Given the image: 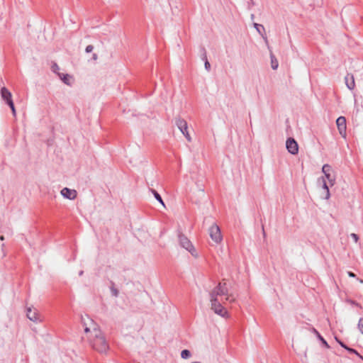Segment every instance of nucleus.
<instances>
[{
  "label": "nucleus",
  "mask_w": 363,
  "mask_h": 363,
  "mask_svg": "<svg viewBox=\"0 0 363 363\" xmlns=\"http://www.w3.org/2000/svg\"><path fill=\"white\" fill-rule=\"evenodd\" d=\"M225 296V301L229 303H234L236 301V296L230 291V286L227 284L225 279L220 281L209 292V301L211 309L217 315L223 317H228V311L225 308L222 306L221 301L218 299V296Z\"/></svg>",
  "instance_id": "nucleus-1"
},
{
  "label": "nucleus",
  "mask_w": 363,
  "mask_h": 363,
  "mask_svg": "<svg viewBox=\"0 0 363 363\" xmlns=\"http://www.w3.org/2000/svg\"><path fill=\"white\" fill-rule=\"evenodd\" d=\"M82 323L91 347L99 353H106L109 350V345L97 324L89 317L82 318Z\"/></svg>",
  "instance_id": "nucleus-2"
},
{
  "label": "nucleus",
  "mask_w": 363,
  "mask_h": 363,
  "mask_svg": "<svg viewBox=\"0 0 363 363\" xmlns=\"http://www.w3.org/2000/svg\"><path fill=\"white\" fill-rule=\"evenodd\" d=\"M175 124H176L177 127L178 128V129L184 135L186 139L189 142H191V136L189 134V132L187 130H188L187 122L184 119L180 118V117H177V118H175Z\"/></svg>",
  "instance_id": "nucleus-3"
},
{
  "label": "nucleus",
  "mask_w": 363,
  "mask_h": 363,
  "mask_svg": "<svg viewBox=\"0 0 363 363\" xmlns=\"http://www.w3.org/2000/svg\"><path fill=\"white\" fill-rule=\"evenodd\" d=\"M179 241L180 245L188 250L193 256L197 257L195 248L191 244V241L184 235H179Z\"/></svg>",
  "instance_id": "nucleus-4"
},
{
  "label": "nucleus",
  "mask_w": 363,
  "mask_h": 363,
  "mask_svg": "<svg viewBox=\"0 0 363 363\" xmlns=\"http://www.w3.org/2000/svg\"><path fill=\"white\" fill-rule=\"evenodd\" d=\"M209 235L213 241L219 243L222 240V235L220 228L216 224H213L208 229Z\"/></svg>",
  "instance_id": "nucleus-5"
},
{
  "label": "nucleus",
  "mask_w": 363,
  "mask_h": 363,
  "mask_svg": "<svg viewBox=\"0 0 363 363\" xmlns=\"http://www.w3.org/2000/svg\"><path fill=\"white\" fill-rule=\"evenodd\" d=\"M286 147L289 153L291 155H296L298 152V145L296 141L292 138H289L286 140Z\"/></svg>",
  "instance_id": "nucleus-6"
},
{
  "label": "nucleus",
  "mask_w": 363,
  "mask_h": 363,
  "mask_svg": "<svg viewBox=\"0 0 363 363\" xmlns=\"http://www.w3.org/2000/svg\"><path fill=\"white\" fill-rule=\"evenodd\" d=\"M336 124L337 127L339 131V133L344 138H346L347 133H346V119L344 116H340L336 120Z\"/></svg>",
  "instance_id": "nucleus-7"
},
{
  "label": "nucleus",
  "mask_w": 363,
  "mask_h": 363,
  "mask_svg": "<svg viewBox=\"0 0 363 363\" xmlns=\"http://www.w3.org/2000/svg\"><path fill=\"white\" fill-rule=\"evenodd\" d=\"M27 317L33 322H40L41 320L39 317V313L37 310H32L30 308H27Z\"/></svg>",
  "instance_id": "nucleus-8"
},
{
  "label": "nucleus",
  "mask_w": 363,
  "mask_h": 363,
  "mask_svg": "<svg viewBox=\"0 0 363 363\" xmlns=\"http://www.w3.org/2000/svg\"><path fill=\"white\" fill-rule=\"evenodd\" d=\"M61 194L65 197L70 200H73L77 197V191L75 190L69 189L65 187L61 191Z\"/></svg>",
  "instance_id": "nucleus-9"
},
{
  "label": "nucleus",
  "mask_w": 363,
  "mask_h": 363,
  "mask_svg": "<svg viewBox=\"0 0 363 363\" xmlns=\"http://www.w3.org/2000/svg\"><path fill=\"white\" fill-rule=\"evenodd\" d=\"M1 96L2 99L6 101V103L9 102V100L12 99V95L11 91L6 87H2L1 89Z\"/></svg>",
  "instance_id": "nucleus-10"
},
{
  "label": "nucleus",
  "mask_w": 363,
  "mask_h": 363,
  "mask_svg": "<svg viewBox=\"0 0 363 363\" xmlns=\"http://www.w3.org/2000/svg\"><path fill=\"white\" fill-rule=\"evenodd\" d=\"M345 84L347 86V88L350 90L353 89L354 87V79L352 74H347L345 77Z\"/></svg>",
  "instance_id": "nucleus-11"
},
{
  "label": "nucleus",
  "mask_w": 363,
  "mask_h": 363,
  "mask_svg": "<svg viewBox=\"0 0 363 363\" xmlns=\"http://www.w3.org/2000/svg\"><path fill=\"white\" fill-rule=\"evenodd\" d=\"M58 77L65 84L68 86L72 85V77L71 75L68 74L58 73Z\"/></svg>",
  "instance_id": "nucleus-12"
},
{
  "label": "nucleus",
  "mask_w": 363,
  "mask_h": 363,
  "mask_svg": "<svg viewBox=\"0 0 363 363\" xmlns=\"http://www.w3.org/2000/svg\"><path fill=\"white\" fill-rule=\"evenodd\" d=\"M269 52H270V58H271V67L273 69L275 70L278 68V66H279L278 60H277V58L275 57L274 54L272 53V50H270Z\"/></svg>",
  "instance_id": "nucleus-13"
},
{
  "label": "nucleus",
  "mask_w": 363,
  "mask_h": 363,
  "mask_svg": "<svg viewBox=\"0 0 363 363\" xmlns=\"http://www.w3.org/2000/svg\"><path fill=\"white\" fill-rule=\"evenodd\" d=\"M321 180H322V183H323V189L325 191V199H328L330 198V191H329V189H328V186L326 184V182L325 180V179L323 177L321 178Z\"/></svg>",
  "instance_id": "nucleus-14"
},
{
  "label": "nucleus",
  "mask_w": 363,
  "mask_h": 363,
  "mask_svg": "<svg viewBox=\"0 0 363 363\" xmlns=\"http://www.w3.org/2000/svg\"><path fill=\"white\" fill-rule=\"evenodd\" d=\"M150 191L153 194V195H154L155 198V199H157V201H159V202H160V203L163 206H164V202H163V200H162V199L161 196L157 193V191H155V190H154V189H150Z\"/></svg>",
  "instance_id": "nucleus-15"
},
{
  "label": "nucleus",
  "mask_w": 363,
  "mask_h": 363,
  "mask_svg": "<svg viewBox=\"0 0 363 363\" xmlns=\"http://www.w3.org/2000/svg\"><path fill=\"white\" fill-rule=\"evenodd\" d=\"M313 332L317 335V337H318V339L322 342V343L326 347H329V345L327 343V342L323 338V337L320 335V333L315 329V328H313Z\"/></svg>",
  "instance_id": "nucleus-16"
},
{
  "label": "nucleus",
  "mask_w": 363,
  "mask_h": 363,
  "mask_svg": "<svg viewBox=\"0 0 363 363\" xmlns=\"http://www.w3.org/2000/svg\"><path fill=\"white\" fill-rule=\"evenodd\" d=\"M202 60H203L205 61V62H204L205 69L207 71H209L211 69V65H210L209 62L208 61L206 52L203 54Z\"/></svg>",
  "instance_id": "nucleus-17"
},
{
  "label": "nucleus",
  "mask_w": 363,
  "mask_h": 363,
  "mask_svg": "<svg viewBox=\"0 0 363 363\" xmlns=\"http://www.w3.org/2000/svg\"><path fill=\"white\" fill-rule=\"evenodd\" d=\"M253 26H254V28L257 30V31L260 35L263 34L262 32V30H264V26L262 25L257 23H254Z\"/></svg>",
  "instance_id": "nucleus-18"
},
{
  "label": "nucleus",
  "mask_w": 363,
  "mask_h": 363,
  "mask_svg": "<svg viewBox=\"0 0 363 363\" xmlns=\"http://www.w3.org/2000/svg\"><path fill=\"white\" fill-rule=\"evenodd\" d=\"M331 170V167L329 164H324L322 168V172L325 174V176L327 174H330V171Z\"/></svg>",
  "instance_id": "nucleus-19"
},
{
  "label": "nucleus",
  "mask_w": 363,
  "mask_h": 363,
  "mask_svg": "<svg viewBox=\"0 0 363 363\" xmlns=\"http://www.w3.org/2000/svg\"><path fill=\"white\" fill-rule=\"evenodd\" d=\"M181 357L183 359H188L191 357V352L188 350H184L181 352Z\"/></svg>",
  "instance_id": "nucleus-20"
},
{
  "label": "nucleus",
  "mask_w": 363,
  "mask_h": 363,
  "mask_svg": "<svg viewBox=\"0 0 363 363\" xmlns=\"http://www.w3.org/2000/svg\"><path fill=\"white\" fill-rule=\"evenodd\" d=\"M51 70L53 72H55V74H57V75H58V73H60L59 72L60 67L56 62H52V66H51Z\"/></svg>",
  "instance_id": "nucleus-21"
},
{
  "label": "nucleus",
  "mask_w": 363,
  "mask_h": 363,
  "mask_svg": "<svg viewBox=\"0 0 363 363\" xmlns=\"http://www.w3.org/2000/svg\"><path fill=\"white\" fill-rule=\"evenodd\" d=\"M325 178L329 181L331 186L334 185L335 184V179L331 177L330 174H327L325 176Z\"/></svg>",
  "instance_id": "nucleus-22"
},
{
  "label": "nucleus",
  "mask_w": 363,
  "mask_h": 363,
  "mask_svg": "<svg viewBox=\"0 0 363 363\" xmlns=\"http://www.w3.org/2000/svg\"><path fill=\"white\" fill-rule=\"evenodd\" d=\"M261 36L262 37L263 40H264V43H265V44H266V45H267V47L268 50H269V51H270V50H271V48H270V46H269V45L268 39H267V37L266 36V35H264V34H261Z\"/></svg>",
  "instance_id": "nucleus-23"
},
{
  "label": "nucleus",
  "mask_w": 363,
  "mask_h": 363,
  "mask_svg": "<svg viewBox=\"0 0 363 363\" xmlns=\"http://www.w3.org/2000/svg\"><path fill=\"white\" fill-rule=\"evenodd\" d=\"M358 328L360 332L363 334V318H360L358 323Z\"/></svg>",
  "instance_id": "nucleus-24"
},
{
  "label": "nucleus",
  "mask_w": 363,
  "mask_h": 363,
  "mask_svg": "<svg viewBox=\"0 0 363 363\" xmlns=\"http://www.w3.org/2000/svg\"><path fill=\"white\" fill-rule=\"evenodd\" d=\"M111 294L113 296L117 297L118 296V290L114 287L111 288Z\"/></svg>",
  "instance_id": "nucleus-25"
},
{
  "label": "nucleus",
  "mask_w": 363,
  "mask_h": 363,
  "mask_svg": "<svg viewBox=\"0 0 363 363\" xmlns=\"http://www.w3.org/2000/svg\"><path fill=\"white\" fill-rule=\"evenodd\" d=\"M350 237L354 240L355 242L359 240V236L356 233H351Z\"/></svg>",
  "instance_id": "nucleus-26"
},
{
  "label": "nucleus",
  "mask_w": 363,
  "mask_h": 363,
  "mask_svg": "<svg viewBox=\"0 0 363 363\" xmlns=\"http://www.w3.org/2000/svg\"><path fill=\"white\" fill-rule=\"evenodd\" d=\"M346 350H347L349 352H350V353H353V354H357V355H358V356H360V355L359 354V353H358L355 350H354V349H352V348H350V347H347V348Z\"/></svg>",
  "instance_id": "nucleus-27"
},
{
  "label": "nucleus",
  "mask_w": 363,
  "mask_h": 363,
  "mask_svg": "<svg viewBox=\"0 0 363 363\" xmlns=\"http://www.w3.org/2000/svg\"><path fill=\"white\" fill-rule=\"evenodd\" d=\"M94 49V46L91 45H89L86 46L85 51L86 52H91Z\"/></svg>",
  "instance_id": "nucleus-28"
},
{
  "label": "nucleus",
  "mask_w": 363,
  "mask_h": 363,
  "mask_svg": "<svg viewBox=\"0 0 363 363\" xmlns=\"http://www.w3.org/2000/svg\"><path fill=\"white\" fill-rule=\"evenodd\" d=\"M6 104L9 106V107L11 108V109L12 108L15 107V106H14L13 101V100H12V99H11V100H9V102H7Z\"/></svg>",
  "instance_id": "nucleus-29"
},
{
  "label": "nucleus",
  "mask_w": 363,
  "mask_h": 363,
  "mask_svg": "<svg viewBox=\"0 0 363 363\" xmlns=\"http://www.w3.org/2000/svg\"><path fill=\"white\" fill-rule=\"evenodd\" d=\"M347 302H349L351 304L355 305V306H357L358 307H361L360 305L358 303L355 302L354 301L348 300Z\"/></svg>",
  "instance_id": "nucleus-30"
},
{
  "label": "nucleus",
  "mask_w": 363,
  "mask_h": 363,
  "mask_svg": "<svg viewBox=\"0 0 363 363\" xmlns=\"http://www.w3.org/2000/svg\"><path fill=\"white\" fill-rule=\"evenodd\" d=\"M336 340L338 342V343L341 345V347H342L343 348H345V350L347 348V346L346 345H345L342 342L338 340L337 338H336Z\"/></svg>",
  "instance_id": "nucleus-31"
},
{
  "label": "nucleus",
  "mask_w": 363,
  "mask_h": 363,
  "mask_svg": "<svg viewBox=\"0 0 363 363\" xmlns=\"http://www.w3.org/2000/svg\"><path fill=\"white\" fill-rule=\"evenodd\" d=\"M91 60L93 61H96L98 60V55L96 54V53H94L92 55V57H91Z\"/></svg>",
  "instance_id": "nucleus-32"
},
{
  "label": "nucleus",
  "mask_w": 363,
  "mask_h": 363,
  "mask_svg": "<svg viewBox=\"0 0 363 363\" xmlns=\"http://www.w3.org/2000/svg\"><path fill=\"white\" fill-rule=\"evenodd\" d=\"M347 274H348V276H349L350 277H356L355 274H354V273H353V272H347Z\"/></svg>",
  "instance_id": "nucleus-33"
},
{
  "label": "nucleus",
  "mask_w": 363,
  "mask_h": 363,
  "mask_svg": "<svg viewBox=\"0 0 363 363\" xmlns=\"http://www.w3.org/2000/svg\"><path fill=\"white\" fill-rule=\"evenodd\" d=\"M11 111H12V114H13V116H16V108H15V107H13V108H11Z\"/></svg>",
  "instance_id": "nucleus-34"
},
{
  "label": "nucleus",
  "mask_w": 363,
  "mask_h": 363,
  "mask_svg": "<svg viewBox=\"0 0 363 363\" xmlns=\"http://www.w3.org/2000/svg\"><path fill=\"white\" fill-rule=\"evenodd\" d=\"M200 192L203 195L204 194V189L202 188L199 189Z\"/></svg>",
  "instance_id": "nucleus-35"
},
{
  "label": "nucleus",
  "mask_w": 363,
  "mask_h": 363,
  "mask_svg": "<svg viewBox=\"0 0 363 363\" xmlns=\"http://www.w3.org/2000/svg\"><path fill=\"white\" fill-rule=\"evenodd\" d=\"M0 240H1V241L4 240V235H1L0 236Z\"/></svg>",
  "instance_id": "nucleus-36"
},
{
  "label": "nucleus",
  "mask_w": 363,
  "mask_h": 363,
  "mask_svg": "<svg viewBox=\"0 0 363 363\" xmlns=\"http://www.w3.org/2000/svg\"><path fill=\"white\" fill-rule=\"evenodd\" d=\"M83 273H84V272H83V271H80V272H79V276H82V275L83 274Z\"/></svg>",
  "instance_id": "nucleus-37"
},
{
  "label": "nucleus",
  "mask_w": 363,
  "mask_h": 363,
  "mask_svg": "<svg viewBox=\"0 0 363 363\" xmlns=\"http://www.w3.org/2000/svg\"><path fill=\"white\" fill-rule=\"evenodd\" d=\"M358 281L360 282V283H363V280L361 279H358Z\"/></svg>",
  "instance_id": "nucleus-38"
},
{
  "label": "nucleus",
  "mask_w": 363,
  "mask_h": 363,
  "mask_svg": "<svg viewBox=\"0 0 363 363\" xmlns=\"http://www.w3.org/2000/svg\"><path fill=\"white\" fill-rule=\"evenodd\" d=\"M262 230H263V235H264V236H265V233H264V227H262Z\"/></svg>",
  "instance_id": "nucleus-39"
},
{
  "label": "nucleus",
  "mask_w": 363,
  "mask_h": 363,
  "mask_svg": "<svg viewBox=\"0 0 363 363\" xmlns=\"http://www.w3.org/2000/svg\"><path fill=\"white\" fill-rule=\"evenodd\" d=\"M191 363H201V362H193Z\"/></svg>",
  "instance_id": "nucleus-40"
},
{
  "label": "nucleus",
  "mask_w": 363,
  "mask_h": 363,
  "mask_svg": "<svg viewBox=\"0 0 363 363\" xmlns=\"http://www.w3.org/2000/svg\"><path fill=\"white\" fill-rule=\"evenodd\" d=\"M251 18H254V14H252V15H251Z\"/></svg>",
  "instance_id": "nucleus-41"
},
{
  "label": "nucleus",
  "mask_w": 363,
  "mask_h": 363,
  "mask_svg": "<svg viewBox=\"0 0 363 363\" xmlns=\"http://www.w3.org/2000/svg\"><path fill=\"white\" fill-rule=\"evenodd\" d=\"M250 1H252V4L253 5V4H254V2H253V1H252V0H250Z\"/></svg>",
  "instance_id": "nucleus-42"
}]
</instances>
